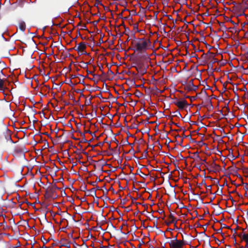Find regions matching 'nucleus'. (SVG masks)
Listing matches in <instances>:
<instances>
[{"instance_id":"nucleus-6","label":"nucleus","mask_w":248,"mask_h":248,"mask_svg":"<svg viewBox=\"0 0 248 248\" xmlns=\"http://www.w3.org/2000/svg\"><path fill=\"white\" fill-rule=\"evenodd\" d=\"M241 237L243 240L245 241L247 245L248 243V233H243L241 235Z\"/></svg>"},{"instance_id":"nucleus-1","label":"nucleus","mask_w":248,"mask_h":248,"mask_svg":"<svg viewBox=\"0 0 248 248\" xmlns=\"http://www.w3.org/2000/svg\"><path fill=\"white\" fill-rule=\"evenodd\" d=\"M135 47L138 51L141 52H145L152 48L151 42L149 39L141 38L137 41Z\"/></svg>"},{"instance_id":"nucleus-4","label":"nucleus","mask_w":248,"mask_h":248,"mask_svg":"<svg viewBox=\"0 0 248 248\" xmlns=\"http://www.w3.org/2000/svg\"><path fill=\"white\" fill-rule=\"evenodd\" d=\"M175 104L179 109H184L187 105V103L186 100L183 99L177 101Z\"/></svg>"},{"instance_id":"nucleus-2","label":"nucleus","mask_w":248,"mask_h":248,"mask_svg":"<svg viewBox=\"0 0 248 248\" xmlns=\"http://www.w3.org/2000/svg\"><path fill=\"white\" fill-rule=\"evenodd\" d=\"M170 248H182L185 245L183 240H180L177 239L172 240L169 242Z\"/></svg>"},{"instance_id":"nucleus-7","label":"nucleus","mask_w":248,"mask_h":248,"mask_svg":"<svg viewBox=\"0 0 248 248\" xmlns=\"http://www.w3.org/2000/svg\"><path fill=\"white\" fill-rule=\"evenodd\" d=\"M4 88V81L0 79V90H2Z\"/></svg>"},{"instance_id":"nucleus-3","label":"nucleus","mask_w":248,"mask_h":248,"mask_svg":"<svg viewBox=\"0 0 248 248\" xmlns=\"http://www.w3.org/2000/svg\"><path fill=\"white\" fill-rule=\"evenodd\" d=\"M86 48V45L85 42H80L76 46L75 50H77L78 53L83 54L85 53V50Z\"/></svg>"},{"instance_id":"nucleus-5","label":"nucleus","mask_w":248,"mask_h":248,"mask_svg":"<svg viewBox=\"0 0 248 248\" xmlns=\"http://www.w3.org/2000/svg\"><path fill=\"white\" fill-rule=\"evenodd\" d=\"M18 28L19 29L24 31L26 29V24L24 21H19L18 23Z\"/></svg>"}]
</instances>
